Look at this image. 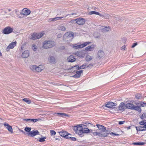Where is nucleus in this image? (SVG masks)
Wrapping results in <instances>:
<instances>
[{
	"label": "nucleus",
	"mask_w": 146,
	"mask_h": 146,
	"mask_svg": "<svg viewBox=\"0 0 146 146\" xmlns=\"http://www.w3.org/2000/svg\"><path fill=\"white\" fill-rule=\"evenodd\" d=\"M96 126L98 128L100 132H94L92 133L94 136H98L100 138L107 137L109 134L108 131L106 129V128L104 126L100 124H96Z\"/></svg>",
	"instance_id": "1"
},
{
	"label": "nucleus",
	"mask_w": 146,
	"mask_h": 146,
	"mask_svg": "<svg viewBox=\"0 0 146 146\" xmlns=\"http://www.w3.org/2000/svg\"><path fill=\"white\" fill-rule=\"evenodd\" d=\"M82 124L78 125L76 126H74L73 128V129L75 132L79 135L82 136L84 133H89L90 131L91 132L92 131V130H89L88 128L82 127Z\"/></svg>",
	"instance_id": "2"
},
{
	"label": "nucleus",
	"mask_w": 146,
	"mask_h": 146,
	"mask_svg": "<svg viewBox=\"0 0 146 146\" xmlns=\"http://www.w3.org/2000/svg\"><path fill=\"white\" fill-rule=\"evenodd\" d=\"M139 124L141 126L135 127L137 131H143L146 130V121H140Z\"/></svg>",
	"instance_id": "3"
},
{
	"label": "nucleus",
	"mask_w": 146,
	"mask_h": 146,
	"mask_svg": "<svg viewBox=\"0 0 146 146\" xmlns=\"http://www.w3.org/2000/svg\"><path fill=\"white\" fill-rule=\"evenodd\" d=\"M55 45L54 41L48 40L45 41L43 44V47L45 48H50L53 47Z\"/></svg>",
	"instance_id": "4"
},
{
	"label": "nucleus",
	"mask_w": 146,
	"mask_h": 146,
	"mask_svg": "<svg viewBox=\"0 0 146 146\" xmlns=\"http://www.w3.org/2000/svg\"><path fill=\"white\" fill-rule=\"evenodd\" d=\"M91 43V42H86L79 45H78L76 44H74L72 45V47L73 48L76 49L82 48L84 47Z\"/></svg>",
	"instance_id": "5"
},
{
	"label": "nucleus",
	"mask_w": 146,
	"mask_h": 146,
	"mask_svg": "<svg viewBox=\"0 0 146 146\" xmlns=\"http://www.w3.org/2000/svg\"><path fill=\"white\" fill-rule=\"evenodd\" d=\"M126 109V104L125 105L124 103L121 102L119 105L117 110L118 113H120L124 111Z\"/></svg>",
	"instance_id": "6"
},
{
	"label": "nucleus",
	"mask_w": 146,
	"mask_h": 146,
	"mask_svg": "<svg viewBox=\"0 0 146 146\" xmlns=\"http://www.w3.org/2000/svg\"><path fill=\"white\" fill-rule=\"evenodd\" d=\"M13 31L12 28L9 26L7 27L4 29L3 33L4 34L8 35L12 33Z\"/></svg>",
	"instance_id": "7"
},
{
	"label": "nucleus",
	"mask_w": 146,
	"mask_h": 146,
	"mask_svg": "<svg viewBox=\"0 0 146 146\" xmlns=\"http://www.w3.org/2000/svg\"><path fill=\"white\" fill-rule=\"evenodd\" d=\"M44 34V33H34L32 35L31 39L35 40L40 38Z\"/></svg>",
	"instance_id": "8"
},
{
	"label": "nucleus",
	"mask_w": 146,
	"mask_h": 146,
	"mask_svg": "<svg viewBox=\"0 0 146 146\" xmlns=\"http://www.w3.org/2000/svg\"><path fill=\"white\" fill-rule=\"evenodd\" d=\"M117 104L111 102H106L105 105V106L108 108H113L114 106H116Z\"/></svg>",
	"instance_id": "9"
},
{
	"label": "nucleus",
	"mask_w": 146,
	"mask_h": 146,
	"mask_svg": "<svg viewBox=\"0 0 146 146\" xmlns=\"http://www.w3.org/2000/svg\"><path fill=\"white\" fill-rule=\"evenodd\" d=\"M31 12V11L29 9L27 8H24L22 10L21 14L23 15L27 16L30 14Z\"/></svg>",
	"instance_id": "10"
},
{
	"label": "nucleus",
	"mask_w": 146,
	"mask_h": 146,
	"mask_svg": "<svg viewBox=\"0 0 146 146\" xmlns=\"http://www.w3.org/2000/svg\"><path fill=\"white\" fill-rule=\"evenodd\" d=\"M74 35L73 33L68 32L65 33L64 37L67 39L70 38H72L74 37Z\"/></svg>",
	"instance_id": "11"
},
{
	"label": "nucleus",
	"mask_w": 146,
	"mask_h": 146,
	"mask_svg": "<svg viewBox=\"0 0 146 146\" xmlns=\"http://www.w3.org/2000/svg\"><path fill=\"white\" fill-rule=\"evenodd\" d=\"M77 24L79 25H82L85 23V21L83 18H78L75 20Z\"/></svg>",
	"instance_id": "12"
},
{
	"label": "nucleus",
	"mask_w": 146,
	"mask_h": 146,
	"mask_svg": "<svg viewBox=\"0 0 146 146\" xmlns=\"http://www.w3.org/2000/svg\"><path fill=\"white\" fill-rule=\"evenodd\" d=\"M39 132L38 130H33L28 133L27 134L28 136L31 137H34L35 136L38 135Z\"/></svg>",
	"instance_id": "13"
},
{
	"label": "nucleus",
	"mask_w": 146,
	"mask_h": 146,
	"mask_svg": "<svg viewBox=\"0 0 146 146\" xmlns=\"http://www.w3.org/2000/svg\"><path fill=\"white\" fill-rule=\"evenodd\" d=\"M16 41L11 43L6 48V50L8 51L10 49H13L16 45Z\"/></svg>",
	"instance_id": "14"
},
{
	"label": "nucleus",
	"mask_w": 146,
	"mask_h": 146,
	"mask_svg": "<svg viewBox=\"0 0 146 146\" xmlns=\"http://www.w3.org/2000/svg\"><path fill=\"white\" fill-rule=\"evenodd\" d=\"M3 125L11 133H13V129L11 126L10 125L6 122L4 123H3Z\"/></svg>",
	"instance_id": "15"
},
{
	"label": "nucleus",
	"mask_w": 146,
	"mask_h": 146,
	"mask_svg": "<svg viewBox=\"0 0 146 146\" xmlns=\"http://www.w3.org/2000/svg\"><path fill=\"white\" fill-rule=\"evenodd\" d=\"M74 54L81 58H83L85 55V53L80 51H77Z\"/></svg>",
	"instance_id": "16"
},
{
	"label": "nucleus",
	"mask_w": 146,
	"mask_h": 146,
	"mask_svg": "<svg viewBox=\"0 0 146 146\" xmlns=\"http://www.w3.org/2000/svg\"><path fill=\"white\" fill-rule=\"evenodd\" d=\"M96 46L94 44H92L90 46H88L85 48V51H91L93 50Z\"/></svg>",
	"instance_id": "17"
},
{
	"label": "nucleus",
	"mask_w": 146,
	"mask_h": 146,
	"mask_svg": "<svg viewBox=\"0 0 146 146\" xmlns=\"http://www.w3.org/2000/svg\"><path fill=\"white\" fill-rule=\"evenodd\" d=\"M83 71L81 70L79 71H76V74L72 76V77L77 78H79L81 76V74L82 73Z\"/></svg>",
	"instance_id": "18"
},
{
	"label": "nucleus",
	"mask_w": 146,
	"mask_h": 146,
	"mask_svg": "<svg viewBox=\"0 0 146 146\" xmlns=\"http://www.w3.org/2000/svg\"><path fill=\"white\" fill-rule=\"evenodd\" d=\"M29 51L27 50H25L22 53V56L23 58H26L29 57Z\"/></svg>",
	"instance_id": "19"
},
{
	"label": "nucleus",
	"mask_w": 146,
	"mask_h": 146,
	"mask_svg": "<svg viewBox=\"0 0 146 146\" xmlns=\"http://www.w3.org/2000/svg\"><path fill=\"white\" fill-rule=\"evenodd\" d=\"M40 120V119H25V120L26 121H29L33 123H35L38 121H39Z\"/></svg>",
	"instance_id": "20"
},
{
	"label": "nucleus",
	"mask_w": 146,
	"mask_h": 146,
	"mask_svg": "<svg viewBox=\"0 0 146 146\" xmlns=\"http://www.w3.org/2000/svg\"><path fill=\"white\" fill-rule=\"evenodd\" d=\"M134 105L133 104L127 103L126 104V109H129L131 110H133L134 106Z\"/></svg>",
	"instance_id": "21"
},
{
	"label": "nucleus",
	"mask_w": 146,
	"mask_h": 146,
	"mask_svg": "<svg viewBox=\"0 0 146 146\" xmlns=\"http://www.w3.org/2000/svg\"><path fill=\"white\" fill-rule=\"evenodd\" d=\"M44 68V67L41 65H40L38 66H36V72H40L43 70Z\"/></svg>",
	"instance_id": "22"
},
{
	"label": "nucleus",
	"mask_w": 146,
	"mask_h": 146,
	"mask_svg": "<svg viewBox=\"0 0 146 146\" xmlns=\"http://www.w3.org/2000/svg\"><path fill=\"white\" fill-rule=\"evenodd\" d=\"M67 60L69 62H73L75 61L76 59L74 56L70 55L68 57Z\"/></svg>",
	"instance_id": "23"
},
{
	"label": "nucleus",
	"mask_w": 146,
	"mask_h": 146,
	"mask_svg": "<svg viewBox=\"0 0 146 146\" xmlns=\"http://www.w3.org/2000/svg\"><path fill=\"white\" fill-rule=\"evenodd\" d=\"M68 133L67 131H64L59 132V134L60 136L64 137H66V134Z\"/></svg>",
	"instance_id": "24"
},
{
	"label": "nucleus",
	"mask_w": 146,
	"mask_h": 146,
	"mask_svg": "<svg viewBox=\"0 0 146 146\" xmlns=\"http://www.w3.org/2000/svg\"><path fill=\"white\" fill-rule=\"evenodd\" d=\"M96 14L97 15H98L100 16V17H102L103 16L100 14L99 12L95 11H90L89 12V15H92V14Z\"/></svg>",
	"instance_id": "25"
},
{
	"label": "nucleus",
	"mask_w": 146,
	"mask_h": 146,
	"mask_svg": "<svg viewBox=\"0 0 146 146\" xmlns=\"http://www.w3.org/2000/svg\"><path fill=\"white\" fill-rule=\"evenodd\" d=\"M86 125L82 124V127H94L95 125H94L93 124L89 123H85Z\"/></svg>",
	"instance_id": "26"
},
{
	"label": "nucleus",
	"mask_w": 146,
	"mask_h": 146,
	"mask_svg": "<svg viewBox=\"0 0 146 146\" xmlns=\"http://www.w3.org/2000/svg\"><path fill=\"white\" fill-rule=\"evenodd\" d=\"M93 58V57L89 55H87L86 56L85 59L87 61H91Z\"/></svg>",
	"instance_id": "27"
},
{
	"label": "nucleus",
	"mask_w": 146,
	"mask_h": 146,
	"mask_svg": "<svg viewBox=\"0 0 146 146\" xmlns=\"http://www.w3.org/2000/svg\"><path fill=\"white\" fill-rule=\"evenodd\" d=\"M133 110H134L139 112H141V109L140 107L138 106H134Z\"/></svg>",
	"instance_id": "28"
},
{
	"label": "nucleus",
	"mask_w": 146,
	"mask_h": 146,
	"mask_svg": "<svg viewBox=\"0 0 146 146\" xmlns=\"http://www.w3.org/2000/svg\"><path fill=\"white\" fill-rule=\"evenodd\" d=\"M79 67V66L78 65H76L72 67L70 69L72 70L71 72L73 71L72 72H75V71H76L77 69H78Z\"/></svg>",
	"instance_id": "29"
},
{
	"label": "nucleus",
	"mask_w": 146,
	"mask_h": 146,
	"mask_svg": "<svg viewBox=\"0 0 146 146\" xmlns=\"http://www.w3.org/2000/svg\"><path fill=\"white\" fill-rule=\"evenodd\" d=\"M49 61L51 63L54 64L56 62V60L53 57L51 56L49 59Z\"/></svg>",
	"instance_id": "30"
},
{
	"label": "nucleus",
	"mask_w": 146,
	"mask_h": 146,
	"mask_svg": "<svg viewBox=\"0 0 146 146\" xmlns=\"http://www.w3.org/2000/svg\"><path fill=\"white\" fill-rule=\"evenodd\" d=\"M58 29L62 31H65L66 30V28L64 26L61 25L58 27Z\"/></svg>",
	"instance_id": "31"
},
{
	"label": "nucleus",
	"mask_w": 146,
	"mask_h": 146,
	"mask_svg": "<svg viewBox=\"0 0 146 146\" xmlns=\"http://www.w3.org/2000/svg\"><path fill=\"white\" fill-rule=\"evenodd\" d=\"M56 114L58 115V116H61L63 117L68 116V115L66 114L65 113H57Z\"/></svg>",
	"instance_id": "32"
},
{
	"label": "nucleus",
	"mask_w": 146,
	"mask_h": 146,
	"mask_svg": "<svg viewBox=\"0 0 146 146\" xmlns=\"http://www.w3.org/2000/svg\"><path fill=\"white\" fill-rule=\"evenodd\" d=\"M98 55L99 56V57L101 58L104 56V53L102 51L100 50L98 52Z\"/></svg>",
	"instance_id": "33"
},
{
	"label": "nucleus",
	"mask_w": 146,
	"mask_h": 146,
	"mask_svg": "<svg viewBox=\"0 0 146 146\" xmlns=\"http://www.w3.org/2000/svg\"><path fill=\"white\" fill-rule=\"evenodd\" d=\"M133 144L136 145H143L145 144V143L143 142H134Z\"/></svg>",
	"instance_id": "34"
},
{
	"label": "nucleus",
	"mask_w": 146,
	"mask_h": 146,
	"mask_svg": "<svg viewBox=\"0 0 146 146\" xmlns=\"http://www.w3.org/2000/svg\"><path fill=\"white\" fill-rule=\"evenodd\" d=\"M36 65H31L30 66V69L33 71L36 72Z\"/></svg>",
	"instance_id": "35"
},
{
	"label": "nucleus",
	"mask_w": 146,
	"mask_h": 146,
	"mask_svg": "<svg viewBox=\"0 0 146 146\" xmlns=\"http://www.w3.org/2000/svg\"><path fill=\"white\" fill-rule=\"evenodd\" d=\"M135 98L136 99H140L142 98V95L140 94H137L135 95Z\"/></svg>",
	"instance_id": "36"
},
{
	"label": "nucleus",
	"mask_w": 146,
	"mask_h": 146,
	"mask_svg": "<svg viewBox=\"0 0 146 146\" xmlns=\"http://www.w3.org/2000/svg\"><path fill=\"white\" fill-rule=\"evenodd\" d=\"M23 100L25 102H26L28 104H31V100H28L27 98L23 99Z\"/></svg>",
	"instance_id": "37"
},
{
	"label": "nucleus",
	"mask_w": 146,
	"mask_h": 146,
	"mask_svg": "<svg viewBox=\"0 0 146 146\" xmlns=\"http://www.w3.org/2000/svg\"><path fill=\"white\" fill-rule=\"evenodd\" d=\"M88 67V66H86V64H84L82 65L79 68L80 69H84Z\"/></svg>",
	"instance_id": "38"
},
{
	"label": "nucleus",
	"mask_w": 146,
	"mask_h": 146,
	"mask_svg": "<svg viewBox=\"0 0 146 146\" xmlns=\"http://www.w3.org/2000/svg\"><path fill=\"white\" fill-rule=\"evenodd\" d=\"M46 137H43L40 138L39 139V141L40 142H43L45 141V139H46Z\"/></svg>",
	"instance_id": "39"
},
{
	"label": "nucleus",
	"mask_w": 146,
	"mask_h": 146,
	"mask_svg": "<svg viewBox=\"0 0 146 146\" xmlns=\"http://www.w3.org/2000/svg\"><path fill=\"white\" fill-rule=\"evenodd\" d=\"M63 18V17H56L54 18H53V19L54 20V21L57 20H59L61 19L62 18Z\"/></svg>",
	"instance_id": "40"
},
{
	"label": "nucleus",
	"mask_w": 146,
	"mask_h": 146,
	"mask_svg": "<svg viewBox=\"0 0 146 146\" xmlns=\"http://www.w3.org/2000/svg\"><path fill=\"white\" fill-rule=\"evenodd\" d=\"M31 129V127H26L25 129V130L26 131L29 133L30 132Z\"/></svg>",
	"instance_id": "41"
},
{
	"label": "nucleus",
	"mask_w": 146,
	"mask_h": 146,
	"mask_svg": "<svg viewBox=\"0 0 146 146\" xmlns=\"http://www.w3.org/2000/svg\"><path fill=\"white\" fill-rule=\"evenodd\" d=\"M140 107H146V103L144 102H141L140 104Z\"/></svg>",
	"instance_id": "42"
},
{
	"label": "nucleus",
	"mask_w": 146,
	"mask_h": 146,
	"mask_svg": "<svg viewBox=\"0 0 146 146\" xmlns=\"http://www.w3.org/2000/svg\"><path fill=\"white\" fill-rule=\"evenodd\" d=\"M110 30V28L109 27H106L103 29V31H108Z\"/></svg>",
	"instance_id": "43"
},
{
	"label": "nucleus",
	"mask_w": 146,
	"mask_h": 146,
	"mask_svg": "<svg viewBox=\"0 0 146 146\" xmlns=\"http://www.w3.org/2000/svg\"><path fill=\"white\" fill-rule=\"evenodd\" d=\"M32 48L34 51H35L36 50L37 48L36 45L34 44L32 46Z\"/></svg>",
	"instance_id": "44"
},
{
	"label": "nucleus",
	"mask_w": 146,
	"mask_h": 146,
	"mask_svg": "<svg viewBox=\"0 0 146 146\" xmlns=\"http://www.w3.org/2000/svg\"><path fill=\"white\" fill-rule=\"evenodd\" d=\"M50 133L51 135H55L56 134V132L53 130H50Z\"/></svg>",
	"instance_id": "45"
},
{
	"label": "nucleus",
	"mask_w": 146,
	"mask_h": 146,
	"mask_svg": "<svg viewBox=\"0 0 146 146\" xmlns=\"http://www.w3.org/2000/svg\"><path fill=\"white\" fill-rule=\"evenodd\" d=\"M69 139L72 141H75L76 140V138L73 137H69Z\"/></svg>",
	"instance_id": "46"
},
{
	"label": "nucleus",
	"mask_w": 146,
	"mask_h": 146,
	"mask_svg": "<svg viewBox=\"0 0 146 146\" xmlns=\"http://www.w3.org/2000/svg\"><path fill=\"white\" fill-rule=\"evenodd\" d=\"M110 135H113L114 136H118L119 135L118 134H116L113 132H111L110 133Z\"/></svg>",
	"instance_id": "47"
},
{
	"label": "nucleus",
	"mask_w": 146,
	"mask_h": 146,
	"mask_svg": "<svg viewBox=\"0 0 146 146\" xmlns=\"http://www.w3.org/2000/svg\"><path fill=\"white\" fill-rule=\"evenodd\" d=\"M137 44V42H135L133 44V45H132L131 47L132 48H134L136 46Z\"/></svg>",
	"instance_id": "48"
},
{
	"label": "nucleus",
	"mask_w": 146,
	"mask_h": 146,
	"mask_svg": "<svg viewBox=\"0 0 146 146\" xmlns=\"http://www.w3.org/2000/svg\"><path fill=\"white\" fill-rule=\"evenodd\" d=\"M71 135V134H70V133H67V134H66V137H64V138H66V139H69V136L68 135Z\"/></svg>",
	"instance_id": "49"
},
{
	"label": "nucleus",
	"mask_w": 146,
	"mask_h": 146,
	"mask_svg": "<svg viewBox=\"0 0 146 146\" xmlns=\"http://www.w3.org/2000/svg\"><path fill=\"white\" fill-rule=\"evenodd\" d=\"M125 46H123L121 47V49L123 50H125Z\"/></svg>",
	"instance_id": "50"
},
{
	"label": "nucleus",
	"mask_w": 146,
	"mask_h": 146,
	"mask_svg": "<svg viewBox=\"0 0 146 146\" xmlns=\"http://www.w3.org/2000/svg\"><path fill=\"white\" fill-rule=\"evenodd\" d=\"M124 123V121H119V125L122 124Z\"/></svg>",
	"instance_id": "51"
},
{
	"label": "nucleus",
	"mask_w": 146,
	"mask_h": 146,
	"mask_svg": "<svg viewBox=\"0 0 146 146\" xmlns=\"http://www.w3.org/2000/svg\"><path fill=\"white\" fill-rule=\"evenodd\" d=\"M54 21V20L53 19V18L49 19L48 20V21Z\"/></svg>",
	"instance_id": "52"
},
{
	"label": "nucleus",
	"mask_w": 146,
	"mask_h": 146,
	"mask_svg": "<svg viewBox=\"0 0 146 146\" xmlns=\"http://www.w3.org/2000/svg\"><path fill=\"white\" fill-rule=\"evenodd\" d=\"M60 48L61 49L63 50L65 48V47L64 46H61L60 47Z\"/></svg>",
	"instance_id": "53"
},
{
	"label": "nucleus",
	"mask_w": 146,
	"mask_h": 146,
	"mask_svg": "<svg viewBox=\"0 0 146 146\" xmlns=\"http://www.w3.org/2000/svg\"><path fill=\"white\" fill-rule=\"evenodd\" d=\"M61 34H60L59 35H58V36H61Z\"/></svg>",
	"instance_id": "54"
},
{
	"label": "nucleus",
	"mask_w": 146,
	"mask_h": 146,
	"mask_svg": "<svg viewBox=\"0 0 146 146\" xmlns=\"http://www.w3.org/2000/svg\"><path fill=\"white\" fill-rule=\"evenodd\" d=\"M96 8H94V10H96Z\"/></svg>",
	"instance_id": "55"
},
{
	"label": "nucleus",
	"mask_w": 146,
	"mask_h": 146,
	"mask_svg": "<svg viewBox=\"0 0 146 146\" xmlns=\"http://www.w3.org/2000/svg\"><path fill=\"white\" fill-rule=\"evenodd\" d=\"M67 16H68V15H66V16L65 17H66Z\"/></svg>",
	"instance_id": "56"
},
{
	"label": "nucleus",
	"mask_w": 146,
	"mask_h": 146,
	"mask_svg": "<svg viewBox=\"0 0 146 146\" xmlns=\"http://www.w3.org/2000/svg\"><path fill=\"white\" fill-rule=\"evenodd\" d=\"M9 11H10L11 10H9Z\"/></svg>",
	"instance_id": "57"
},
{
	"label": "nucleus",
	"mask_w": 146,
	"mask_h": 146,
	"mask_svg": "<svg viewBox=\"0 0 146 146\" xmlns=\"http://www.w3.org/2000/svg\"><path fill=\"white\" fill-rule=\"evenodd\" d=\"M72 15H73V14H74L72 13Z\"/></svg>",
	"instance_id": "58"
}]
</instances>
